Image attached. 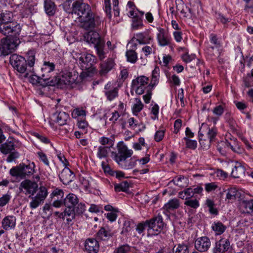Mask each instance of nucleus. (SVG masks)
Instances as JSON below:
<instances>
[{
  "label": "nucleus",
  "mask_w": 253,
  "mask_h": 253,
  "mask_svg": "<svg viewBox=\"0 0 253 253\" xmlns=\"http://www.w3.org/2000/svg\"><path fill=\"white\" fill-rule=\"evenodd\" d=\"M19 189L20 192L26 195H29V198L32 199L30 203V207L32 209L37 208L43 203L48 194L46 188L44 186H40L38 193L33 197L38 189V184L37 182L29 179L22 181L20 183Z\"/></svg>",
  "instance_id": "f257e3e1"
},
{
  "label": "nucleus",
  "mask_w": 253,
  "mask_h": 253,
  "mask_svg": "<svg viewBox=\"0 0 253 253\" xmlns=\"http://www.w3.org/2000/svg\"><path fill=\"white\" fill-rule=\"evenodd\" d=\"M26 59L17 54H13L10 58L11 64L20 73H25L24 77H28L29 72L33 71L35 61V52L30 50L26 55Z\"/></svg>",
  "instance_id": "f03ea898"
},
{
  "label": "nucleus",
  "mask_w": 253,
  "mask_h": 253,
  "mask_svg": "<svg viewBox=\"0 0 253 253\" xmlns=\"http://www.w3.org/2000/svg\"><path fill=\"white\" fill-rule=\"evenodd\" d=\"M16 143L17 140L15 139L9 137L5 142L0 145V151L3 154H9L6 160L8 163L15 161L20 156L19 153L15 151V148L17 147Z\"/></svg>",
  "instance_id": "7ed1b4c3"
},
{
  "label": "nucleus",
  "mask_w": 253,
  "mask_h": 253,
  "mask_svg": "<svg viewBox=\"0 0 253 253\" xmlns=\"http://www.w3.org/2000/svg\"><path fill=\"white\" fill-rule=\"evenodd\" d=\"M35 164L33 162L26 165L24 163L13 167L10 169V174L16 177L24 179L26 177H29L35 172Z\"/></svg>",
  "instance_id": "20e7f679"
},
{
  "label": "nucleus",
  "mask_w": 253,
  "mask_h": 253,
  "mask_svg": "<svg viewBox=\"0 0 253 253\" xmlns=\"http://www.w3.org/2000/svg\"><path fill=\"white\" fill-rule=\"evenodd\" d=\"M21 26L15 21L0 24V32L8 37L19 39Z\"/></svg>",
  "instance_id": "39448f33"
},
{
  "label": "nucleus",
  "mask_w": 253,
  "mask_h": 253,
  "mask_svg": "<svg viewBox=\"0 0 253 253\" xmlns=\"http://www.w3.org/2000/svg\"><path fill=\"white\" fill-rule=\"evenodd\" d=\"M148 226V236L157 235L163 229L164 223L161 215H158L149 220H146Z\"/></svg>",
  "instance_id": "423d86ee"
},
{
  "label": "nucleus",
  "mask_w": 253,
  "mask_h": 253,
  "mask_svg": "<svg viewBox=\"0 0 253 253\" xmlns=\"http://www.w3.org/2000/svg\"><path fill=\"white\" fill-rule=\"evenodd\" d=\"M100 17L93 13L86 16H80V27L89 30L94 28L100 25Z\"/></svg>",
  "instance_id": "0eeeda50"
},
{
  "label": "nucleus",
  "mask_w": 253,
  "mask_h": 253,
  "mask_svg": "<svg viewBox=\"0 0 253 253\" xmlns=\"http://www.w3.org/2000/svg\"><path fill=\"white\" fill-rule=\"evenodd\" d=\"M64 205L68 209H66L64 211V215L71 216L72 218H75L78 213H76V210L77 211L78 209L75 208V206L78 203V198L77 196L72 193L69 194L65 198L63 202Z\"/></svg>",
  "instance_id": "6e6552de"
},
{
  "label": "nucleus",
  "mask_w": 253,
  "mask_h": 253,
  "mask_svg": "<svg viewBox=\"0 0 253 253\" xmlns=\"http://www.w3.org/2000/svg\"><path fill=\"white\" fill-rule=\"evenodd\" d=\"M19 39L7 37L1 41V47L4 54H8L13 51L20 43Z\"/></svg>",
  "instance_id": "1a4fd4ad"
},
{
  "label": "nucleus",
  "mask_w": 253,
  "mask_h": 253,
  "mask_svg": "<svg viewBox=\"0 0 253 253\" xmlns=\"http://www.w3.org/2000/svg\"><path fill=\"white\" fill-rule=\"evenodd\" d=\"M55 69V64L49 62H44L41 69V76L45 82H52L54 86L57 84L56 80L51 79L52 73Z\"/></svg>",
  "instance_id": "9d476101"
},
{
  "label": "nucleus",
  "mask_w": 253,
  "mask_h": 253,
  "mask_svg": "<svg viewBox=\"0 0 253 253\" xmlns=\"http://www.w3.org/2000/svg\"><path fill=\"white\" fill-rule=\"evenodd\" d=\"M204 134H206L207 136L210 143H211L215 140L217 135V130L214 127H209L207 124H202L199 131V142L201 144H202V137L204 136Z\"/></svg>",
  "instance_id": "9b49d317"
},
{
  "label": "nucleus",
  "mask_w": 253,
  "mask_h": 253,
  "mask_svg": "<svg viewBox=\"0 0 253 253\" xmlns=\"http://www.w3.org/2000/svg\"><path fill=\"white\" fill-rule=\"evenodd\" d=\"M148 78L144 76L138 77L132 81L131 87L135 89L136 93L141 95L144 93L145 89H146V85L148 84Z\"/></svg>",
  "instance_id": "f8f14e48"
},
{
  "label": "nucleus",
  "mask_w": 253,
  "mask_h": 253,
  "mask_svg": "<svg viewBox=\"0 0 253 253\" xmlns=\"http://www.w3.org/2000/svg\"><path fill=\"white\" fill-rule=\"evenodd\" d=\"M118 153H115L114 157L116 162L119 163L129 158L132 155L133 152L131 150L127 149L126 146L122 144L118 147Z\"/></svg>",
  "instance_id": "ddd939ff"
},
{
  "label": "nucleus",
  "mask_w": 253,
  "mask_h": 253,
  "mask_svg": "<svg viewBox=\"0 0 253 253\" xmlns=\"http://www.w3.org/2000/svg\"><path fill=\"white\" fill-rule=\"evenodd\" d=\"M211 246L210 239L206 236L198 238L195 242V247L199 252H204Z\"/></svg>",
  "instance_id": "4468645a"
},
{
  "label": "nucleus",
  "mask_w": 253,
  "mask_h": 253,
  "mask_svg": "<svg viewBox=\"0 0 253 253\" xmlns=\"http://www.w3.org/2000/svg\"><path fill=\"white\" fill-rule=\"evenodd\" d=\"M84 40L88 43H92L96 46L103 41L101 39L99 34L95 31H90L84 35Z\"/></svg>",
  "instance_id": "2eb2a0df"
},
{
  "label": "nucleus",
  "mask_w": 253,
  "mask_h": 253,
  "mask_svg": "<svg viewBox=\"0 0 253 253\" xmlns=\"http://www.w3.org/2000/svg\"><path fill=\"white\" fill-rule=\"evenodd\" d=\"M94 56L89 53H82L80 56V67L86 68H94L93 66L94 62Z\"/></svg>",
  "instance_id": "dca6fc26"
},
{
  "label": "nucleus",
  "mask_w": 253,
  "mask_h": 253,
  "mask_svg": "<svg viewBox=\"0 0 253 253\" xmlns=\"http://www.w3.org/2000/svg\"><path fill=\"white\" fill-rule=\"evenodd\" d=\"M99 249V244L96 239L88 238L85 240L84 249L87 253H97Z\"/></svg>",
  "instance_id": "f3484780"
},
{
  "label": "nucleus",
  "mask_w": 253,
  "mask_h": 253,
  "mask_svg": "<svg viewBox=\"0 0 253 253\" xmlns=\"http://www.w3.org/2000/svg\"><path fill=\"white\" fill-rule=\"evenodd\" d=\"M113 4L114 14L115 16H118L119 15V8L118 6L119 4L118 0H112ZM105 4V11L109 19H111L112 15L111 11V4L110 0H104Z\"/></svg>",
  "instance_id": "a211bd4d"
},
{
  "label": "nucleus",
  "mask_w": 253,
  "mask_h": 253,
  "mask_svg": "<svg viewBox=\"0 0 253 253\" xmlns=\"http://www.w3.org/2000/svg\"><path fill=\"white\" fill-rule=\"evenodd\" d=\"M75 175L68 168L65 167L59 174L60 180L64 184H68L75 178Z\"/></svg>",
  "instance_id": "6ab92c4d"
},
{
  "label": "nucleus",
  "mask_w": 253,
  "mask_h": 253,
  "mask_svg": "<svg viewBox=\"0 0 253 253\" xmlns=\"http://www.w3.org/2000/svg\"><path fill=\"white\" fill-rule=\"evenodd\" d=\"M82 72L80 73V83L90 81L96 72L95 68H86L80 67Z\"/></svg>",
  "instance_id": "aec40b11"
},
{
  "label": "nucleus",
  "mask_w": 253,
  "mask_h": 253,
  "mask_svg": "<svg viewBox=\"0 0 253 253\" xmlns=\"http://www.w3.org/2000/svg\"><path fill=\"white\" fill-rule=\"evenodd\" d=\"M16 217L13 215L5 217L1 221V226L3 229L9 230L15 227L16 225Z\"/></svg>",
  "instance_id": "412c9836"
},
{
  "label": "nucleus",
  "mask_w": 253,
  "mask_h": 253,
  "mask_svg": "<svg viewBox=\"0 0 253 253\" xmlns=\"http://www.w3.org/2000/svg\"><path fill=\"white\" fill-rule=\"evenodd\" d=\"M157 39L159 43L161 46H166L170 44V39L164 29L159 28V33L157 34Z\"/></svg>",
  "instance_id": "4be33fe9"
},
{
  "label": "nucleus",
  "mask_w": 253,
  "mask_h": 253,
  "mask_svg": "<svg viewBox=\"0 0 253 253\" xmlns=\"http://www.w3.org/2000/svg\"><path fill=\"white\" fill-rule=\"evenodd\" d=\"M68 118L69 115L65 112H56L53 115V121L60 126L65 125Z\"/></svg>",
  "instance_id": "5701e85b"
},
{
  "label": "nucleus",
  "mask_w": 253,
  "mask_h": 253,
  "mask_svg": "<svg viewBox=\"0 0 253 253\" xmlns=\"http://www.w3.org/2000/svg\"><path fill=\"white\" fill-rule=\"evenodd\" d=\"M29 81L33 84H39L42 86H52L53 83L52 82H45L44 80L42 79V76H37L36 75H29Z\"/></svg>",
  "instance_id": "b1692460"
},
{
  "label": "nucleus",
  "mask_w": 253,
  "mask_h": 253,
  "mask_svg": "<svg viewBox=\"0 0 253 253\" xmlns=\"http://www.w3.org/2000/svg\"><path fill=\"white\" fill-rule=\"evenodd\" d=\"M114 65L113 60L111 58L108 59L106 61L100 64L99 74L101 76L106 75L113 68Z\"/></svg>",
  "instance_id": "393cba45"
},
{
  "label": "nucleus",
  "mask_w": 253,
  "mask_h": 253,
  "mask_svg": "<svg viewBox=\"0 0 253 253\" xmlns=\"http://www.w3.org/2000/svg\"><path fill=\"white\" fill-rule=\"evenodd\" d=\"M179 206V200L178 199L174 198L170 200L168 203L165 204L163 209L167 212H170L177 209Z\"/></svg>",
  "instance_id": "a878e982"
},
{
  "label": "nucleus",
  "mask_w": 253,
  "mask_h": 253,
  "mask_svg": "<svg viewBox=\"0 0 253 253\" xmlns=\"http://www.w3.org/2000/svg\"><path fill=\"white\" fill-rule=\"evenodd\" d=\"M216 249L217 251L225 253L230 249V243L227 239H221L216 243Z\"/></svg>",
  "instance_id": "bb28decb"
},
{
  "label": "nucleus",
  "mask_w": 253,
  "mask_h": 253,
  "mask_svg": "<svg viewBox=\"0 0 253 253\" xmlns=\"http://www.w3.org/2000/svg\"><path fill=\"white\" fill-rule=\"evenodd\" d=\"M211 42L212 43L215 45V46L209 47L208 48L209 53L211 55H214L215 54L219 53L217 48L220 46V43L218 41V39L216 35L213 34H211Z\"/></svg>",
  "instance_id": "cd10ccee"
},
{
  "label": "nucleus",
  "mask_w": 253,
  "mask_h": 253,
  "mask_svg": "<svg viewBox=\"0 0 253 253\" xmlns=\"http://www.w3.org/2000/svg\"><path fill=\"white\" fill-rule=\"evenodd\" d=\"M227 148H230L234 152L242 153L243 149L239 144L236 138L231 139L230 141H227Z\"/></svg>",
  "instance_id": "c85d7f7f"
},
{
  "label": "nucleus",
  "mask_w": 253,
  "mask_h": 253,
  "mask_svg": "<svg viewBox=\"0 0 253 253\" xmlns=\"http://www.w3.org/2000/svg\"><path fill=\"white\" fill-rule=\"evenodd\" d=\"M78 78V75H72V73H67L62 75L60 79V82L65 84H70L75 83Z\"/></svg>",
  "instance_id": "c756f323"
},
{
  "label": "nucleus",
  "mask_w": 253,
  "mask_h": 253,
  "mask_svg": "<svg viewBox=\"0 0 253 253\" xmlns=\"http://www.w3.org/2000/svg\"><path fill=\"white\" fill-rule=\"evenodd\" d=\"M72 3L70 13L75 21L79 20V0H69Z\"/></svg>",
  "instance_id": "7c9ffc66"
},
{
  "label": "nucleus",
  "mask_w": 253,
  "mask_h": 253,
  "mask_svg": "<svg viewBox=\"0 0 253 253\" xmlns=\"http://www.w3.org/2000/svg\"><path fill=\"white\" fill-rule=\"evenodd\" d=\"M245 169L240 164L237 163L232 169L231 175L234 178H240L245 174Z\"/></svg>",
  "instance_id": "2f4dec72"
},
{
  "label": "nucleus",
  "mask_w": 253,
  "mask_h": 253,
  "mask_svg": "<svg viewBox=\"0 0 253 253\" xmlns=\"http://www.w3.org/2000/svg\"><path fill=\"white\" fill-rule=\"evenodd\" d=\"M136 41L142 44L149 43L152 40L151 38L147 34L140 33L135 35Z\"/></svg>",
  "instance_id": "473e14b6"
},
{
  "label": "nucleus",
  "mask_w": 253,
  "mask_h": 253,
  "mask_svg": "<svg viewBox=\"0 0 253 253\" xmlns=\"http://www.w3.org/2000/svg\"><path fill=\"white\" fill-rule=\"evenodd\" d=\"M86 115V112L83 109H80V129H83V132L80 131V134L81 133H86L87 132V128L88 127L87 122L82 118L85 117Z\"/></svg>",
  "instance_id": "72a5a7b5"
},
{
  "label": "nucleus",
  "mask_w": 253,
  "mask_h": 253,
  "mask_svg": "<svg viewBox=\"0 0 253 253\" xmlns=\"http://www.w3.org/2000/svg\"><path fill=\"white\" fill-rule=\"evenodd\" d=\"M44 9L46 13L49 15H53L55 12L54 3L50 0H45L44 1Z\"/></svg>",
  "instance_id": "f704fd0d"
},
{
  "label": "nucleus",
  "mask_w": 253,
  "mask_h": 253,
  "mask_svg": "<svg viewBox=\"0 0 253 253\" xmlns=\"http://www.w3.org/2000/svg\"><path fill=\"white\" fill-rule=\"evenodd\" d=\"M82 1L83 0H80V16H86L93 13L89 5L83 2Z\"/></svg>",
  "instance_id": "c9c22d12"
},
{
  "label": "nucleus",
  "mask_w": 253,
  "mask_h": 253,
  "mask_svg": "<svg viewBox=\"0 0 253 253\" xmlns=\"http://www.w3.org/2000/svg\"><path fill=\"white\" fill-rule=\"evenodd\" d=\"M113 235V233L110 230H107L103 227L99 230L97 234V237L102 240H105Z\"/></svg>",
  "instance_id": "e433bc0d"
},
{
  "label": "nucleus",
  "mask_w": 253,
  "mask_h": 253,
  "mask_svg": "<svg viewBox=\"0 0 253 253\" xmlns=\"http://www.w3.org/2000/svg\"><path fill=\"white\" fill-rule=\"evenodd\" d=\"M122 169H130L134 167L136 165V161L130 159L128 161L126 160L118 164Z\"/></svg>",
  "instance_id": "4c0bfd02"
},
{
  "label": "nucleus",
  "mask_w": 253,
  "mask_h": 253,
  "mask_svg": "<svg viewBox=\"0 0 253 253\" xmlns=\"http://www.w3.org/2000/svg\"><path fill=\"white\" fill-rule=\"evenodd\" d=\"M173 253H189L188 246L183 243L175 245L173 248Z\"/></svg>",
  "instance_id": "58836bf2"
},
{
  "label": "nucleus",
  "mask_w": 253,
  "mask_h": 253,
  "mask_svg": "<svg viewBox=\"0 0 253 253\" xmlns=\"http://www.w3.org/2000/svg\"><path fill=\"white\" fill-rule=\"evenodd\" d=\"M226 227L219 221L214 222L212 225V229L216 234L220 235L225 230Z\"/></svg>",
  "instance_id": "ea45409f"
},
{
  "label": "nucleus",
  "mask_w": 253,
  "mask_h": 253,
  "mask_svg": "<svg viewBox=\"0 0 253 253\" xmlns=\"http://www.w3.org/2000/svg\"><path fill=\"white\" fill-rule=\"evenodd\" d=\"M104 42L103 41L100 43L98 44L94 47L96 49L97 54L100 60H102L105 57V53L104 51Z\"/></svg>",
  "instance_id": "a19ab883"
},
{
  "label": "nucleus",
  "mask_w": 253,
  "mask_h": 253,
  "mask_svg": "<svg viewBox=\"0 0 253 253\" xmlns=\"http://www.w3.org/2000/svg\"><path fill=\"white\" fill-rule=\"evenodd\" d=\"M126 56L127 61L134 63L137 60V55L134 50L129 49L126 52Z\"/></svg>",
  "instance_id": "79ce46f5"
},
{
  "label": "nucleus",
  "mask_w": 253,
  "mask_h": 253,
  "mask_svg": "<svg viewBox=\"0 0 253 253\" xmlns=\"http://www.w3.org/2000/svg\"><path fill=\"white\" fill-rule=\"evenodd\" d=\"M131 247L127 244L119 246L115 250L114 253H130Z\"/></svg>",
  "instance_id": "37998d69"
},
{
  "label": "nucleus",
  "mask_w": 253,
  "mask_h": 253,
  "mask_svg": "<svg viewBox=\"0 0 253 253\" xmlns=\"http://www.w3.org/2000/svg\"><path fill=\"white\" fill-rule=\"evenodd\" d=\"M239 192L236 188H231L228 190L226 197L228 199L231 200L235 199L239 196Z\"/></svg>",
  "instance_id": "c03bdc74"
},
{
  "label": "nucleus",
  "mask_w": 253,
  "mask_h": 253,
  "mask_svg": "<svg viewBox=\"0 0 253 253\" xmlns=\"http://www.w3.org/2000/svg\"><path fill=\"white\" fill-rule=\"evenodd\" d=\"M11 16H12L11 13H3L0 14V24L11 22Z\"/></svg>",
  "instance_id": "a18cd8bd"
},
{
  "label": "nucleus",
  "mask_w": 253,
  "mask_h": 253,
  "mask_svg": "<svg viewBox=\"0 0 253 253\" xmlns=\"http://www.w3.org/2000/svg\"><path fill=\"white\" fill-rule=\"evenodd\" d=\"M184 204L194 209H196L199 206V202L197 200L190 199V198H186Z\"/></svg>",
  "instance_id": "49530a36"
},
{
  "label": "nucleus",
  "mask_w": 253,
  "mask_h": 253,
  "mask_svg": "<svg viewBox=\"0 0 253 253\" xmlns=\"http://www.w3.org/2000/svg\"><path fill=\"white\" fill-rule=\"evenodd\" d=\"M118 89L117 88H114L112 90L106 91L105 94L107 99L111 101L118 96Z\"/></svg>",
  "instance_id": "de8ad7c7"
},
{
  "label": "nucleus",
  "mask_w": 253,
  "mask_h": 253,
  "mask_svg": "<svg viewBox=\"0 0 253 253\" xmlns=\"http://www.w3.org/2000/svg\"><path fill=\"white\" fill-rule=\"evenodd\" d=\"M108 149L107 147L100 146L98 149L97 156L100 159L106 157L108 154Z\"/></svg>",
  "instance_id": "09e8293b"
},
{
  "label": "nucleus",
  "mask_w": 253,
  "mask_h": 253,
  "mask_svg": "<svg viewBox=\"0 0 253 253\" xmlns=\"http://www.w3.org/2000/svg\"><path fill=\"white\" fill-rule=\"evenodd\" d=\"M227 140L222 141L219 142L217 145L218 150L221 153L224 154L226 151L227 148Z\"/></svg>",
  "instance_id": "8fccbe9b"
},
{
  "label": "nucleus",
  "mask_w": 253,
  "mask_h": 253,
  "mask_svg": "<svg viewBox=\"0 0 253 253\" xmlns=\"http://www.w3.org/2000/svg\"><path fill=\"white\" fill-rule=\"evenodd\" d=\"M206 204L209 208V211L211 214L215 215L217 214V210L216 209L214 208V204L212 201L210 199L207 200Z\"/></svg>",
  "instance_id": "3c124183"
},
{
  "label": "nucleus",
  "mask_w": 253,
  "mask_h": 253,
  "mask_svg": "<svg viewBox=\"0 0 253 253\" xmlns=\"http://www.w3.org/2000/svg\"><path fill=\"white\" fill-rule=\"evenodd\" d=\"M143 26L142 21L138 17H134L132 23V28L134 30L138 29Z\"/></svg>",
  "instance_id": "603ef678"
},
{
  "label": "nucleus",
  "mask_w": 253,
  "mask_h": 253,
  "mask_svg": "<svg viewBox=\"0 0 253 253\" xmlns=\"http://www.w3.org/2000/svg\"><path fill=\"white\" fill-rule=\"evenodd\" d=\"M136 103L134 105L132 108V110L134 114L139 112L143 107V105L141 103L140 99H136Z\"/></svg>",
  "instance_id": "864d4df0"
},
{
  "label": "nucleus",
  "mask_w": 253,
  "mask_h": 253,
  "mask_svg": "<svg viewBox=\"0 0 253 253\" xmlns=\"http://www.w3.org/2000/svg\"><path fill=\"white\" fill-rule=\"evenodd\" d=\"M185 140L186 147L191 149H195L197 147V142L195 140H191L187 137L184 138Z\"/></svg>",
  "instance_id": "5fc2aeb1"
},
{
  "label": "nucleus",
  "mask_w": 253,
  "mask_h": 253,
  "mask_svg": "<svg viewBox=\"0 0 253 253\" xmlns=\"http://www.w3.org/2000/svg\"><path fill=\"white\" fill-rule=\"evenodd\" d=\"M245 208L248 212L253 214V200L244 201L243 202Z\"/></svg>",
  "instance_id": "6e6d98bb"
},
{
  "label": "nucleus",
  "mask_w": 253,
  "mask_h": 253,
  "mask_svg": "<svg viewBox=\"0 0 253 253\" xmlns=\"http://www.w3.org/2000/svg\"><path fill=\"white\" fill-rule=\"evenodd\" d=\"M40 160L46 166H49V161L46 155L42 151H39L37 153Z\"/></svg>",
  "instance_id": "4d7b16f0"
},
{
  "label": "nucleus",
  "mask_w": 253,
  "mask_h": 253,
  "mask_svg": "<svg viewBox=\"0 0 253 253\" xmlns=\"http://www.w3.org/2000/svg\"><path fill=\"white\" fill-rule=\"evenodd\" d=\"M186 180V179L184 178L183 176H179L177 178H175V179H173L170 182H173L174 184L180 187H184V185L182 183V180Z\"/></svg>",
  "instance_id": "13d9d810"
},
{
  "label": "nucleus",
  "mask_w": 253,
  "mask_h": 253,
  "mask_svg": "<svg viewBox=\"0 0 253 253\" xmlns=\"http://www.w3.org/2000/svg\"><path fill=\"white\" fill-rule=\"evenodd\" d=\"M10 199V196L9 194L3 195L0 198V207H3L7 204Z\"/></svg>",
  "instance_id": "bf43d9fd"
},
{
  "label": "nucleus",
  "mask_w": 253,
  "mask_h": 253,
  "mask_svg": "<svg viewBox=\"0 0 253 253\" xmlns=\"http://www.w3.org/2000/svg\"><path fill=\"white\" fill-rule=\"evenodd\" d=\"M152 88H150L148 87H146V94L143 95V98L146 103L150 102L151 95H152Z\"/></svg>",
  "instance_id": "052dcab7"
},
{
  "label": "nucleus",
  "mask_w": 253,
  "mask_h": 253,
  "mask_svg": "<svg viewBox=\"0 0 253 253\" xmlns=\"http://www.w3.org/2000/svg\"><path fill=\"white\" fill-rule=\"evenodd\" d=\"M216 18L218 21L223 24H226L230 21V19L229 18L225 17V16L220 13H216Z\"/></svg>",
  "instance_id": "680f3d73"
},
{
  "label": "nucleus",
  "mask_w": 253,
  "mask_h": 253,
  "mask_svg": "<svg viewBox=\"0 0 253 253\" xmlns=\"http://www.w3.org/2000/svg\"><path fill=\"white\" fill-rule=\"evenodd\" d=\"M196 57L195 54H189L188 53H185L182 56V58L185 62H190L192 60H194Z\"/></svg>",
  "instance_id": "e2e57ef3"
},
{
  "label": "nucleus",
  "mask_w": 253,
  "mask_h": 253,
  "mask_svg": "<svg viewBox=\"0 0 253 253\" xmlns=\"http://www.w3.org/2000/svg\"><path fill=\"white\" fill-rule=\"evenodd\" d=\"M34 135L37 138H38L39 140H40L42 142L45 144H48L50 142L49 139L44 135H42L37 132H34Z\"/></svg>",
  "instance_id": "0e129e2a"
},
{
  "label": "nucleus",
  "mask_w": 253,
  "mask_h": 253,
  "mask_svg": "<svg viewBox=\"0 0 253 253\" xmlns=\"http://www.w3.org/2000/svg\"><path fill=\"white\" fill-rule=\"evenodd\" d=\"M165 134V131L164 130H158L155 135V139L156 141L159 142L161 141Z\"/></svg>",
  "instance_id": "69168bd1"
},
{
  "label": "nucleus",
  "mask_w": 253,
  "mask_h": 253,
  "mask_svg": "<svg viewBox=\"0 0 253 253\" xmlns=\"http://www.w3.org/2000/svg\"><path fill=\"white\" fill-rule=\"evenodd\" d=\"M177 97L180 100V106L181 107H183L185 106V104L184 102V94H183V89L181 88L179 92L177 94Z\"/></svg>",
  "instance_id": "338daca9"
},
{
  "label": "nucleus",
  "mask_w": 253,
  "mask_h": 253,
  "mask_svg": "<svg viewBox=\"0 0 253 253\" xmlns=\"http://www.w3.org/2000/svg\"><path fill=\"white\" fill-rule=\"evenodd\" d=\"M223 108L221 105L215 107L213 110V113L218 116H221L223 113Z\"/></svg>",
  "instance_id": "774afa93"
}]
</instances>
